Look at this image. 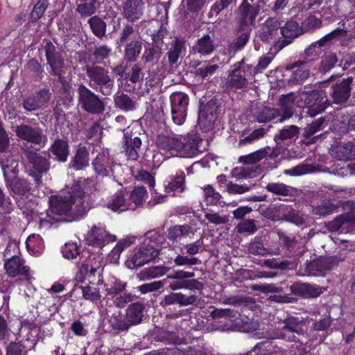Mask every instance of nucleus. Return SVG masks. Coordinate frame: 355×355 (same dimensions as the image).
Returning <instances> with one entry per match:
<instances>
[{"label":"nucleus","mask_w":355,"mask_h":355,"mask_svg":"<svg viewBox=\"0 0 355 355\" xmlns=\"http://www.w3.org/2000/svg\"><path fill=\"white\" fill-rule=\"evenodd\" d=\"M316 94H313L308 96L309 101L307 104L311 107V110L314 112L313 113L311 114V115H316L322 112L326 107V105H324L326 101L323 98H321L318 103L311 104V101L312 99H316Z\"/></svg>","instance_id":"obj_44"},{"label":"nucleus","mask_w":355,"mask_h":355,"mask_svg":"<svg viewBox=\"0 0 355 355\" xmlns=\"http://www.w3.org/2000/svg\"><path fill=\"white\" fill-rule=\"evenodd\" d=\"M46 58L54 73L55 74H60V69L63 64V60L61 59L60 56L48 51L46 52Z\"/></svg>","instance_id":"obj_41"},{"label":"nucleus","mask_w":355,"mask_h":355,"mask_svg":"<svg viewBox=\"0 0 355 355\" xmlns=\"http://www.w3.org/2000/svg\"><path fill=\"white\" fill-rule=\"evenodd\" d=\"M9 146V138L0 124V153L4 152Z\"/></svg>","instance_id":"obj_61"},{"label":"nucleus","mask_w":355,"mask_h":355,"mask_svg":"<svg viewBox=\"0 0 355 355\" xmlns=\"http://www.w3.org/2000/svg\"><path fill=\"white\" fill-rule=\"evenodd\" d=\"M90 27L93 33L97 37H103L105 33V24L98 17H94L89 20Z\"/></svg>","instance_id":"obj_39"},{"label":"nucleus","mask_w":355,"mask_h":355,"mask_svg":"<svg viewBox=\"0 0 355 355\" xmlns=\"http://www.w3.org/2000/svg\"><path fill=\"white\" fill-rule=\"evenodd\" d=\"M175 263L177 266H184V265H195L197 263V259L196 258H188L187 257L183 256H178L175 259Z\"/></svg>","instance_id":"obj_62"},{"label":"nucleus","mask_w":355,"mask_h":355,"mask_svg":"<svg viewBox=\"0 0 355 355\" xmlns=\"http://www.w3.org/2000/svg\"><path fill=\"white\" fill-rule=\"evenodd\" d=\"M0 163L4 177L10 182L13 191L22 194L29 191L31 187L26 181L16 178L18 163L15 159L10 157L5 159L2 157H0Z\"/></svg>","instance_id":"obj_4"},{"label":"nucleus","mask_w":355,"mask_h":355,"mask_svg":"<svg viewBox=\"0 0 355 355\" xmlns=\"http://www.w3.org/2000/svg\"><path fill=\"white\" fill-rule=\"evenodd\" d=\"M107 207L115 212H123L133 209L132 202L128 200V196H125L123 192L114 194L107 202Z\"/></svg>","instance_id":"obj_12"},{"label":"nucleus","mask_w":355,"mask_h":355,"mask_svg":"<svg viewBox=\"0 0 355 355\" xmlns=\"http://www.w3.org/2000/svg\"><path fill=\"white\" fill-rule=\"evenodd\" d=\"M298 135V128L295 125H290L280 130L279 134L275 137L277 143L292 139Z\"/></svg>","instance_id":"obj_37"},{"label":"nucleus","mask_w":355,"mask_h":355,"mask_svg":"<svg viewBox=\"0 0 355 355\" xmlns=\"http://www.w3.org/2000/svg\"><path fill=\"white\" fill-rule=\"evenodd\" d=\"M238 232L240 233H253L256 230V226L253 220H245L238 225Z\"/></svg>","instance_id":"obj_55"},{"label":"nucleus","mask_w":355,"mask_h":355,"mask_svg":"<svg viewBox=\"0 0 355 355\" xmlns=\"http://www.w3.org/2000/svg\"><path fill=\"white\" fill-rule=\"evenodd\" d=\"M227 190L230 193L241 194L250 190V187L246 185H239L235 184H228Z\"/></svg>","instance_id":"obj_59"},{"label":"nucleus","mask_w":355,"mask_h":355,"mask_svg":"<svg viewBox=\"0 0 355 355\" xmlns=\"http://www.w3.org/2000/svg\"><path fill=\"white\" fill-rule=\"evenodd\" d=\"M125 152L128 159L136 160L139 157V151L141 145V141L139 137H135L133 139L129 137L128 130H125Z\"/></svg>","instance_id":"obj_14"},{"label":"nucleus","mask_w":355,"mask_h":355,"mask_svg":"<svg viewBox=\"0 0 355 355\" xmlns=\"http://www.w3.org/2000/svg\"><path fill=\"white\" fill-rule=\"evenodd\" d=\"M87 243L91 245L102 248L111 241H115V235L110 234L101 225H94L85 236Z\"/></svg>","instance_id":"obj_6"},{"label":"nucleus","mask_w":355,"mask_h":355,"mask_svg":"<svg viewBox=\"0 0 355 355\" xmlns=\"http://www.w3.org/2000/svg\"><path fill=\"white\" fill-rule=\"evenodd\" d=\"M85 197V192L76 184L67 193L50 198L47 214L54 221H58L59 216L69 222L80 220L88 210Z\"/></svg>","instance_id":"obj_1"},{"label":"nucleus","mask_w":355,"mask_h":355,"mask_svg":"<svg viewBox=\"0 0 355 355\" xmlns=\"http://www.w3.org/2000/svg\"><path fill=\"white\" fill-rule=\"evenodd\" d=\"M17 135L22 139L27 140L29 142L41 144H44L42 135L37 131L31 129L26 125H20L16 128Z\"/></svg>","instance_id":"obj_16"},{"label":"nucleus","mask_w":355,"mask_h":355,"mask_svg":"<svg viewBox=\"0 0 355 355\" xmlns=\"http://www.w3.org/2000/svg\"><path fill=\"white\" fill-rule=\"evenodd\" d=\"M292 71L290 80L293 83H300L306 79L309 75L307 66L304 63L294 65L291 67Z\"/></svg>","instance_id":"obj_28"},{"label":"nucleus","mask_w":355,"mask_h":355,"mask_svg":"<svg viewBox=\"0 0 355 355\" xmlns=\"http://www.w3.org/2000/svg\"><path fill=\"white\" fill-rule=\"evenodd\" d=\"M103 266L102 257L100 254H91L84 261L80 267V272L87 274V272L94 273Z\"/></svg>","instance_id":"obj_21"},{"label":"nucleus","mask_w":355,"mask_h":355,"mask_svg":"<svg viewBox=\"0 0 355 355\" xmlns=\"http://www.w3.org/2000/svg\"><path fill=\"white\" fill-rule=\"evenodd\" d=\"M146 191L142 187H136L131 191L128 198L133 205V209L142 205L146 200Z\"/></svg>","instance_id":"obj_33"},{"label":"nucleus","mask_w":355,"mask_h":355,"mask_svg":"<svg viewBox=\"0 0 355 355\" xmlns=\"http://www.w3.org/2000/svg\"><path fill=\"white\" fill-rule=\"evenodd\" d=\"M202 241H197L196 242L189 244L187 246V252L190 254H195L198 253L202 248Z\"/></svg>","instance_id":"obj_64"},{"label":"nucleus","mask_w":355,"mask_h":355,"mask_svg":"<svg viewBox=\"0 0 355 355\" xmlns=\"http://www.w3.org/2000/svg\"><path fill=\"white\" fill-rule=\"evenodd\" d=\"M80 100L83 107L91 113H99L103 110L102 102L85 86L79 87Z\"/></svg>","instance_id":"obj_8"},{"label":"nucleus","mask_w":355,"mask_h":355,"mask_svg":"<svg viewBox=\"0 0 355 355\" xmlns=\"http://www.w3.org/2000/svg\"><path fill=\"white\" fill-rule=\"evenodd\" d=\"M96 0H81L77 8V11L82 16H88L95 12L94 4Z\"/></svg>","instance_id":"obj_40"},{"label":"nucleus","mask_w":355,"mask_h":355,"mask_svg":"<svg viewBox=\"0 0 355 355\" xmlns=\"http://www.w3.org/2000/svg\"><path fill=\"white\" fill-rule=\"evenodd\" d=\"M114 101L116 106L123 110L129 111L135 108V103L125 94L116 95Z\"/></svg>","instance_id":"obj_35"},{"label":"nucleus","mask_w":355,"mask_h":355,"mask_svg":"<svg viewBox=\"0 0 355 355\" xmlns=\"http://www.w3.org/2000/svg\"><path fill=\"white\" fill-rule=\"evenodd\" d=\"M140 45L137 42H130L126 48L125 56L129 60H132L136 58L140 53Z\"/></svg>","instance_id":"obj_53"},{"label":"nucleus","mask_w":355,"mask_h":355,"mask_svg":"<svg viewBox=\"0 0 355 355\" xmlns=\"http://www.w3.org/2000/svg\"><path fill=\"white\" fill-rule=\"evenodd\" d=\"M195 49L202 55H208L214 50V44L209 35H205L198 40Z\"/></svg>","instance_id":"obj_34"},{"label":"nucleus","mask_w":355,"mask_h":355,"mask_svg":"<svg viewBox=\"0 0 355 355\" xmlns=\"http://www.w3.org/2000/svg\"><path fill=\"white\" fill-rule=\"evenodd\" d=\"M184 176L183 175H177L166 187V191L171 193L172 196H176L181 193L184 190Z\"/></svg>","instance_id":"obj_32"},{"label":"nucleus","mask_w":355,"mask_h":355,"mask_svg":"<svg viewBox=\"0 0 355 355\" xmlns=\"http://www.w3.org/2000/svg\"><path fill=\"white\" fill-rule=\"evenodd\" d=\"M268 191L276 194L286 195L288 190L285 185L282 184H270L266 187Z\"/></svg>","instance_id":"obj_60"},{"label":"nucleus","mask_w":355,"mask_h":355,"mask_svg":"<svg viewBox=\"0 0 355 355\" xmlns=\"http://www.w3.org/2000/svg\"><path fill=\"white\" fill-rule=\"evenodd\" d=\"M347 223H355V214L340 216L336 218L332 223L335 230H338Z\"/></svg>","instance_id":"obj_48"},{"label":"nucleus","mask_w":355,"mask_h":355,"mask_svg":"<svg viewBox=\"0 0 355 355\" xmlns=\"http://www.w3.org/2000/svg\"><path fill=\"white\" fill-rule=\"evenodd\" d=\"M251 73L249 66H244L242 63H239L236 68L230 75L229 83L231 86L242 88L247 84V77Z\"/></svg>","instance_id":"obj_11"},{"label":"nucleus","mask_w":355,"mask_h":355,"mask_svg":"<svg viewBox=\"0 0 355 355\" xmlns=\"http://www.w3.org/2000/svg\"><path fill=\"white\" fill-rule=\"evenodd\" d=\"M217 68V65L209 64L199 67L196 70V73L198 76H199L202 79H203L212 75Z\"/></svg>","instance_id":"obj_50"},{"label":"nucleus","mask_w":355,"mask_h":355,"mask_svg":"<svg viewBox=\"0 0 355 355\" xmlns=\"http://www.w3.org/2000/svg\"><path fill=\"white\" fill-rule=\"evenodd\" d=\"M352 78L343 79L338 85H336L333 89L332 96L336 103L345 102L349 96V85Z\"/></svg>","instance_id":"obj_15"},{"label":"nucleus","mask_w":355,"mask_h":355,"mask_svg":"<svg viewBox=\"0 0 355 355\" xmlns=\"http://www.w3.org/2000/svg\"><path fill=\"white\" fill-rule=\"evenodd\" d=\"M51 152L60 162H65L69 155V145L64 139H57L51 146Z\"/></svg>","instance_id":"obj_22"},{"label":"nucleus","mask_w":355,"mask_h":355,"mask_svg":"<svg viewBox=\"0 0 355 355\" xmlns=\"http://www.w3.org/2000/svg\"><path fill=\"white\" fill-rule=\"evenodd\" d=\"M291 103L294 104V99L293 95H289L283 98V104L284 105L286 111L285 112V116L282 117L279 119L280 122H283L286 119L290 118L293 114V106Z\"/></svg>","instance_id":"obj_54"},{"label":"nucleus","mask_w":355,"mask_h":355,"mask_svg":"<svg viewBox=\"0 0 355 355\" xmlns=\"http://www.w3.org/2000/svg\"><path fill=\"white\" fill-rule=\"evenodd\" d=\"M338 59L334 53H329L324 55L321 61V70L327 71L331 69L337 62Z\"/></svg>","instance_id":"obj_47"},{"label":"nucleus","mask_w":355,"mask_h":355,"mask_svg":"<svg viewBox=\"0 0 355 355\" xmlns=\"http://www.w3.org/2000/svg\"><path fill=\"white\" fill-rule=\"evenodd\" d=\"M88 73L91 80L100 87V89L104 95H110L111 94L113 80L104 69L95 67L89 69Z\"/></svg>","instance_id":"obj_7"},{"label":"nucleus","mask_w":355,"mask_h":355,"mask_svg":"<svg viewBox=\"0 0 355 355\" xmlns=\"http://www.w3.org/2000/svg\"><path fill=\"white\" fill-rule=\"evenodd\" d=\"M333 155L340 160L355 159V145L350 144L338 145L334 148Z\"/></svg>","instance_id":"obj_20"},{"label":"nucleus","mask_w":355,"mask_h":355,"mask_svg":"<svg viewBox=\"0 0 355 355\" xmlns=\"http://www.w3.org/2000/svg\"><path fill=\"white\" fill-rule=\"evenodd\" d=\"M205 199L207 205L217 203L220 198V194L216 192L213 188L208 185L204 189Z\"/></svg>","instance_id":"obj_46"},{"label":"nucleus","mask_w":355,"mask_h":355,"mask_svg":"<svg viewBox=\"0 0 355 355\" xmlns=\"http://www.w3.org/2000/svg\"><path fill=\"white\" fill-rule=\"evenodd\" d=\"M48 6L47 0H39L33 8V10L31 14V17L33 20L37 21L44 14Z\"/></svg>","instance_id":"obj_43"},{"label":"nucleus","mask_w":355,"mask_h":355,"mask_svg":"<svg viewBox=\"0 0 355 355\" xmlns=\"http://www.w3.org/2000/svg\"><path fill=\"white\" fill-rule=\"evenodd\" d=\"M89 164L88 153L85 148H79L72 161L71 167L75 170H81Z\"/></svg>","instance_id":"obj_27"},{"label":"nucleus","mask_w":355,"mask_h":355,"mask_svg":"<svg viewBox=\"0 0 355 355\" xmlns=\"http://www.w3.org/2000/svg\"><path fill=\"white\" fill-rule=\"evenodd\" d=\"M4 267L7 274L10 277H15L18 275L28 276V267L24 266L23 260L17 255L8 259L4 264Z\"/></svg>","instance_id":"obj_13"},{"label":"nucleus","mask_w":355,"mask_h":355,"mask_svg":"<svg viewBox=\"0 0 355 355\" xmlns=\"http://www.w3.org/2000/svg\"><path fill=\"white\" fill-rule=\"evenodd\" d=\"M285 333L277 338L291 339V337L288 335L292 332L300 333L301 329V324L298 323L295 318H289L284 325Z\"/></svg>","instance_id":"obj_38"},{"label":"nucleus","mask_w":355,"mask_h":355,"mask_svg":"<svg viewBox=\"0 0 355 355\" xmlns=\"http://www.w3.org/2000/svg\"><path fill=\"white\" fill-rule=\"evenodd\" d=\"M105 286L103 282L98 281L97 283H90L88 286H82V292L85 298L89 300H96L101 297V291Z\"/></svg>","instance_id":"obj_23"},{"label":"nucleus","mask_w":355,"mask_h":355,"mask_svg":"<svg viewBox=\"0 0 355 355\" xmlns=\"http://www.w3.org/2000/svg\"><path fill=\"white\" fill-rule=\"evenodd\" d=\"M200 142L196 134L175 137L159 135L157 140L159 148L168 153V156L181 157L196 156L200 151Z\"/></svg>","instance_id":"obj_2"},{"label":"nucleus","mask_w":355,"mask_h":355,"mask_svg":"<svg viewBox=\"0 0 355 355\" xmlns=\"http://www.w3.org/2000/svg\"><path fill=\"white\" fill-rule=\"evenodd\" d=\"M111 284L113 285L111 286L110 288L108 287V285H106L105 290L107 292V294H116L118 295L121 293L124 289V285L121 284V282L117 281L114 278L111 279Z\"/></svg>","instance_id":"obj_56"},{"label":"nucleus","mask_w":355,"mask_h":355,"mask_svg":"<svg viewBox=\"0 0 355 355\" xmlns=\"http://www.w3.org/2000/svg\"><path fill=\"white\" fill-rule=\"evenodd\" d=\"M22 346L16 343H10L7 348V355H21Z\"/></svg>","instance_id":"obj_63"},{"label":"nucleus","mask_w":355,"mask_h":355,"mask_svg":"<svg viewBox=\"0 0 355 355\" xmlns=\"http://www.w3.org/2000/svg\"><path fill=\"white\" fill-rule=\"evenodd\" d=\"M217 107L212 101L209 102L201 109L198 116V125L204 131H209L213 128L216 121Z\"/></svg>","instance_id":"obj_9"},{"label":"nucleus","mask_w":355,"mask_h":355,"mask_svg":"<svg viewBox=\"0 0 355 355\" xmlns=\"http://www.w3.org/2000/svg\"><path fill=\"white\" fill-rule=\"evenodd\" d=\"M241 10L243 11V19L245 24H252L256 17V12L254 8L248 4L243 5L241 7Z\"/></svg>","instance_id":"obj_49"},{"label":"nucleus","mask_w":355,"mask_h":355,"mask_svg":"<svg viewBox=\"0 0 355 355\" xmlns=\"http://www.w3.org/2000/svg\"><path fill=\"white\" fill-rule=\"evenodd\" d=\"M171 116L174 123L180 125L184 123L187 114L188 96L180 92H173L170 96Z\"/></svg>","instance_id":"obj_5"},{"label":"nucleus","mask_w":355,"mask_h":355,"mask_svg":"<svg viewBox=\"0 0 355 355\" xmlns=\"http://www.w3.org/2000/svg\"><path fill=\"white\" fill-rule=\"evenodd\" d=\"M163 241L164 238L160 234L148 233L144 238V245L136 248L128 257L125 262L127 267L133 269L154 259L158 256L160 249L166 247Z\"/></svg>","instance_id":"obj_3"},{"label":"nucleus","mask_w":355,"mask_h":355,"mask_svg":"<svg viewBox=\"0 0 355 355\" xmlns=\"http://www.w3.org/2000/svg\"><path fill=\"white\" fill-rule=\"evenodd\" d=\"M193 234V232L189 225H176L172 227L168 230V238L173 242L180 241L183 237Z\"/></svg>","instance_id":"obj_26"},{"label":"nucleus","mask_w":355,"mask_h":355,"mask_svg":"<svg viewBox=\"0 0 355 355\" xmlns=\"http://www.w3.org/2000/svg\"><path fill=\"white\" fill-rule=\"evenodd\" d=\"M113 161L107 151L99 153L93 162V167L98 175L110 177L113 174Z\"/></svg>","instance_id":"obj_10"},{"label":"nucleus","mask_w":355,"mask_h":355,"mask_svg":"<svg viewBox=\"0 0 355 355\" xmlns=\"http://www.w3.org/2000/svg\"><path fill=\"white\" fill-rule=\"evenodd\" d=\"M141 0H127L124 5L125 17L131 21L139 19L142 15Z\"/></svg>","instance_id":"obj_18"},{"label":"nucleus","mask_w":355,"mask_h":355,"mask_svg":"<svg viewBox=\"0 0 355 355\" xmlns=\"http://www.w3.org/2000/svg\"><path fill=\"white\" fill-rule=\"evenodd\" d=\"M164 286L162 281H155L148 284H144L138 287L139 291L141 293H146L159 289Z\"/></svg>","instance_id":"obj_52"},{"label":"nucleus","mask_w":355,"mask_h":355,"mask_svg":"<svg viewBox=\"0 0 355 355\" xmlns=\"http://www.w3.org/2000/svg\"><path fill=\"white\" fill-rule=\"evenodd\" d=\"M196 300L194 297H185L182 293H172L164 297V301L161 303L162 306H168L174 303H178L186 306L193 303Z\"/></svg>","instance_id":"obj_24"},{"label":"nucleus","mask_w":355,"mask_h":355,"mask_svg":"<svg viewBox=\"0 0 355 355\" xmlns=\"http://www.w3.org/2000/svg\"><path fill=\"white\" fill-rule=\"evenodd\" d=\"M266 156V153L265 151L259 150L254 153L241 157V161L244 164H251L263 159Z\"/></svg>","instance_id":"obj_51"},{"label":"nucleus","mask_w":355,"mask_h":355,"mask_svg":"<svg viewBox=\"0 0 355 355\" xmlns=\"http://www.w3.org/2000/svg\"><path fill=\"white\" fill-rule=\"evenodd\" d=\"M282 35L286 38H293L304 33L302 27L300 28L295 21H288L281 28Z\"/></svg>","instance_id":"obj_30"},{"label":"nucleus","mask_w":355,"mask_h":355,"mask_svg":"<svg viewBox=\"0 0 355 355\" xmlns=\"http://www.w3.org/2000/svg\"><path fill=\"white\" fill-rule=\"evenodd\" d=\"M28 159L32 167L34 168L39 173L46 171L48 169L47 159L40 155L35 153H29Z\"/></svg>","instance_id":"obj_29"},{"label":"nucleus","mask_w":355,"mask_h":355,"mask_svg":"<svg viewBox=\"0 0 355 355\" xmlns=\"http://www.w3.org/2000/svg\"><path fill=\"white\" fill-rule=\"evenodd\" d=\"M205 218L210 223L216 225L225 223L227 221V218L225 216H220L216 213H206Z\"/></svg>","instance_id":"obj_58"},{"label":"nucleus","mask_w":355,"mask_h":355,"mask_svg":"<svg viewBox=\"0 0 355 355\" xmlns=\"http://www.w3.org/2000/svg\"><path fill=\"white\" fill-rule=\"evenodd\" d=\"M322 25L320 19L315 16H309L302 23V30L304 32L311 31L319 28Z\"/></svg>","instance_id":"obj_42"},{"label":"nucleus","mask_w":355,"mask_h":355,"mask_svg":"<svg viewBox=\"0 0 355 355\" xmlns=\"http://www.w3.org/2000/svg\"><path fill=\"white\" fill-rule=\"evenodd\" d=\"M26 249L29 254L40 256L44 250V241L39 234H31L26 241Z\"/></svg>","instance_id":"obj_17"},{"label":"nucleus","mask_w":355,"mask_h":355,"mask_svg":"<svg viewBox=\"0 0 355 355\" xmlns=\"http://www.w3.org/2000/svg\"><path fill=\"white\" fill-rule=\"evenodd\" d=\"M49 98L50 94L49 92L42 90L37 94V96L27 98L24 103V107L28 111L35 110L49 101Z\"/></svg>","instance_id":"obj_19"},{"label":"nucleus","mask_w":355,"mask_h":355,"mask_svg":"<svg viewBox=\"0 0 355 355\" xmlns=\"http://www.w3.org/2000/svg\"><path fill=\"white\" fill-rule=\"evenodd\" d=\"M143 306L141 304L130 305L127 310V318L132 324L139 323L142 318Z\"/></svg>","instance_id":"obj_31"},{"label":"nucleus","mask_w":355,"mask_h":355,"mask_svg":"<svg viewBox=\"0 0 355 355\" xmlns=\"http://www.w3.org/2000/svg\"><path fill=\"white\" fill-rule=\"evenodd\" d=\"M345 31L342 29H336L331 32L330 33L326 35L324 37H323L322 39H320L319 41L317 42V44H318L319 46H322L326 44L327 42L331 40L333 38L340 36V35H344Z\"/></svg>","instance_id":"obj_57"},{"label":"nucleus","mask_w":355,"mask_h":355,"mask_svg":"<svg viewBox=\"0 0 355 355\" xmlns=\"http://www.w3.org/2000/svg\"><path fill=\"white\" fill-rule=\"evenodd\" d=\"M62 253L66 259H74L79 254L78 245L76 243H66L62 248Z\"/></svg>","instance_id":"obj_45"},{"label":"nucleus","mask_w":355,"mask_h":355,"mask_svg":"<svg viewBox=\"0 0 355 355\" xmlns=\"http://www.w3.org/2000/svg\"><path fill=\"white\" fill-rule=\"evenodd\" d=\"M132 243V241L130 239L119 241L107 255L106 263L114 264L118 263L121 252L126 248L129 247Z\"/></svg>","instance_id":"obj_25"},{"label":"nucleus","mask_w":355,"mask_h":355,"mask_svg":"<svg viewBox=\"0 0 355 355\" xmlns=\"http://www.w3.org/2000/svg\"><path fill=\"white\" fill-rule=\"evenodd\" d=\"M184 51V44L180 40H176L168 52V60L171 64L175 63Z\"/></svg>","instance_id":"obj_36"}]
</instances>
